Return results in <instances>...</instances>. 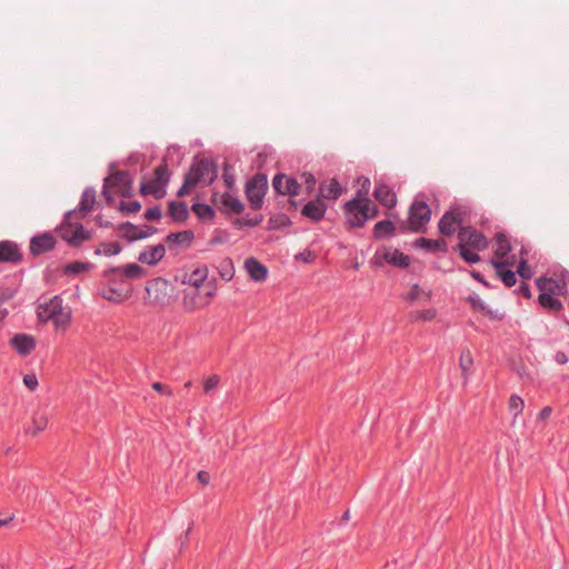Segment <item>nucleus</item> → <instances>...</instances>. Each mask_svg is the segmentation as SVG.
<instances>
[{
    "mask_svg": "<svg viewBox=\"0 0 569 569\" xmlns=\"http://www.w3.org/2000/svg\"><path fill=\"white\" fill-rule=\"evenodd\" d=\"M458 240V243L452 247V251L457 252L468 264L480 262L481 257L479 252L489 247V240L483 232L471 226L460 228Z\"/></svg>",
    "mask_w": 569,
    "mask_h": 569,
    "instance_id": "f257e3e1",
    "label": "nucleus"
},
{
    "mask_svg": "<svg viewBox=\"0 0 569 569\" xmlns=\"http://www.w3.org/2000/svg\"><path fill=\"white\" fill-rule=\"evenodd\" d=\"M101 277L97 289L101 298L113 303H122L132 296L133 288L119 274V269L107 268Z\"/></svg>",
    "mask_w": 569,
    "mask_h": 569,
    "instance_id": "f03ea898",
    "label": "nucleus"
},
{
    "mask_svg": "<svg viewBox=\"0 0 569 569\" xmlns=\"http://www.w3.org/2000/svg\"><path fill=\"white\" fill-rule=\"evenodd\" d=\"M60 295L53 296L49 301L39 302L37 306V318L41 323L51 321L57 330H66L72 317L71 308H64Z\"/></svg>",
    "mask_w": 569,
    "mask_h": 569,
    "instance_id": "7ed1b4c3",
    "label": "nucleus"
},
{
    "mask_svg": "<svg viewBox=\"0 0 569 569\" xmlns=\"http://www.w3.org/2000/svg\"><path fill=\"white\" fill-rule=\"evenodd\" d=\"M218 164L210 158L197 153L191 161L188 171L184 173L191 178V181L198 186H211L218 178Z\"/></svg>",
    "mask_w": 569,
    "mask_h": 569,
    "instance_id": "20e7f679",
    "label": "nucleus"
},
{
    "mask_svg": "<svg viewBox=\"0 0 569 569\" xmlns=\"http://www.w3.org/2000/svg\"><path fill=\"white\" fill-rule=\"evenodd\" d=\"M173 292L174 287L170 281L162 277H157L147 282L144 301L153 307H164L171 303Z\"/></svg>",
    "mask_w": 569,
    "mask_h": 569,
    "instance_id": "39448f33",
    "label": "nucleus"
},
{
    "mask_svg": "<svg viewBox=\"0 0 569 569\" xmlns=\"http://www.w3.org/2000/svg\"><path fill=\"white\" fill-rule=\"evenodd\" d=\"M268 192V176L257 172L244 184V194L252 210H260Z\"/></svg>",
    "mask_w": 569,
    "mask_h": 569,
    "instance_id": "423d86ee",
    "label": "nucleus"
},
{
    "mask_svg": "<svg viewBox=\"0 0 569 569\" xmlns=\"http://www.w3.org/2000/svg\"><path fill=\"white\" fill-rule=\"evenodd\" d=\"M70 218V224L63 226V220L60 224L54 228V232L68 243L71 248L80 247L84 241H89L92 238V230H88L80 221H72Z\"/></svg>",
    "mask_w": 569,
    "mask_h": 569,
    "instance_id": "0eeeda50",
    "label": "nucleus"
},
{
    "mask_svg": "<svg viewBox=\"0 0 569 569\" xmlns=\"http://www.w3.org/2000/svg\"><path fill=\"white\" fill-rule=\"evenodd\" d=\"M173 154H177L176 167L182 163L184 153L178 144H170L167 148L166 154L161 159V163L153 170V180L161 184H169L172 172L169 170V164H173Z\"/></svg>",
    "mask_w": 569,
    "mask_h": 569,
    "instance_id": "6e6552de",
    "label": "nucleus"
},
{
    "mask_svg": "<svg viewBox=\"0 0 569 569\" xmlns=\"http://www.w3.org/2000/svg\"><path fill=\"white\" fill-rule=\"evenodd\" d=\"M345 213V226L348 230L361 229L368 222L367 209L365 201L350 199L342 204Z\"/></svg>",
    "mask_w": 569,
    "mask_h": 569,
    "instance_id": "1a4fd4ad",
    "label": "nucleus"
},
{
    "mask_svg": "<svg viewBox=\"0 0 569 569\" xmlns=\"http://www.w3.org/2000/svg\"><path fill=\"white\" fill-rule=\"evenodd\" d=\"M466 219V212L460 208L451 207L448 209L438 221V232L443 238H450L456 232L458 233L460 228H465L463 226Z\"/></svg>",
    "mask_w": 569,
    "mask_h": 569,
    "instance_id": "9d476101",
    "label": "nucleus"
},
{
    "mask_svg": "<svg viewBox=\"0 0 569 569\" xmlns=\"http://www.w3.org/2000/svg\"><path fill=\"white\" fill-rule=\"evenodd\" d=\"M432 210L430 206L417 198L411 202L408 210V219L411 221L413 233H425L427 231V224L431 220Z\"/></svg>",
    "mask_w": 569,
    "mask_h": 569,
    "instance_id": "9b49d317",
    "label": "nucleus"
},
{
    "mask_svg": "<svg viewBox=\"0 0 569 569\" xmlns=\"http://www.w3.org/2000/svg\"><path fill=\"white\" fill-rule=\"evenodd\" d=\"M96 203H97V196H96L94 188L87 187L81 194L78 207L64 212L63 226L70 224V218H74V219L86 218L88 216V213L93 210V207Z\"/></svg>",
    "mask_w": 569,
    "mask_h": 569,
    "instance_id": "f8f14e48",
    "label": "nucleus"
},
{
    "mask_svg": "<svg viewBox=\"0 0 569 569\" xmlns=\"http://www.w3.org/2000/svg\"><path fill=\"white\" fill-rule=\"evenodd\" d=\"M272 189L277 196L296 198L300 194L302 183L293 176L278 172L272 178Z\"/></svg>",
    "mask_w": 569,
    "mask_h": 569,
    "instance_id": "ddd939ff",
    "label": "nucleus"
},
{
    "mask_svg": "<svg viewBox=\"0 0 569 569\" xmlns=\"http://www.w3.org/2000/svg\"><path fill=\"white\" fill-rule=\"evenodd\" d=\"M117 230L121 239L126 240L128 243H132L149 238L156 233L158 229L148 224H146L143 229H139L137 224L130 221H122L118 224Z\"/></svg>",
    "mask_w": 569,
    "mask_h": 569,
    "instance_id": "4468645a",
    "label": "nucleus"
},
{
    "mask_svg": "<svg viewBox=\"0 0 569 569\" xmlns=\"http://www.w3.org/2000/svg\"><path fill=\"white\" fill-rule=\"evenodd\" d=\"M56 244L57 239L51 232L37 233L31 237L29 242L30 256L39 257L43 253H48L56 248Z\"/></svg>",
    "mask_w": 569,
    "mask_h": 569,
    "instance_id": "2eb2a0df",
    "label": "nucleus"
},
{
    "mask_svg": "<svg viewBox=\"0 0 569 569\" xmlns=\"http://www.w3.org/2000/svg\"><path fill=\"white\" fill-rule=\"evenodd\" d=\"M328 207L327 202H323L315 194L312 199L301 207L300 213L309 221L319 223L325 218Z\"/></svg>",
    "mask_w": 569,
    "mask_h": 569,
    "instance_id": "dca6fc26",
    "label": "nucleus"
},
{
    "mask_svg": "<svg viewBox=\"0 0 569 569\" xmlns=\"http://www.w3.org/2000/svg\"><path fill=\"white\" fill-rule=\"evenodd\" d=\"M194 239V232L191 229L170 232L164 238V243L170 252L178 254V248L188 249Z\"/></svg>",
    "mask_w": 569,
    "mask_h": 569,
    "instance_id": "f3484780",
    "label": "nucleus"
},
{
    "mask_svg": "<svg viewBox=\"0 0 569 569\" xmlns=\"http://www.w3.org/2000/svg\"><path fill=\"white\" fill-rule=\"evenodd\" d=\"M345 192V188L339 182L337 178H331L329 181H321L318 186V190L316 196L322 200L327 201H337Z\"/></svg>",
    "mask_w": 569,
    "mask_h": 569,
    "instance_id": "a211bd4d",
    "label": "nucleus"
},
{
    "mask_svg": "<svg viewBox=\"0 0 569 569\" xmlns=\"http://www.w3.org/2000/svg\"><path fill=\"white\" fill-rule=\"evenodd\" d=\"M372 196L377 202L382 207H386L388 210H391L397 206L398 198L396 192L382 180L376 181Z\"/></svg>",
    "mask_w": 569,
    "mask_h": 569,
    "instance_id": "6ab92c4d",
    "label": "nucleus"
},
{
    "mask_svg": "<svg viewBox=\"0 0 569 569\" xmlns=\"http://www.w3.org/2000/svg\"><path fill=\"white\" fill-rule=\"evenodd\" d=\"M23 253L19 244L12 240H0V263L19 264Z\"/></svg>",
    "mask_w": 569,
    "mask_h": 569,
    "instance_id": "aec40b11",
    "label": "nucleus"
},
{
    "mask_svg": "<svg viewBox=\"0 0 569 569\" xmlns=\"http://www.w3.org/2000/svg\"><path fill=\"white\" fill-rule=\"evenodd\" d=\"M535 283L539 292H547L551 296H565L568 291L567 284L562 280L552 277L540 276Z\"/></svg>",
    "mask_w": 569,
    "mask_h": 569,
    "instance_id": "412c9836",
    "label": "nucleus"
},
{
    "mask_svg": "<svg viewBox=\"0 0 569 569\" xmlns=\"http://www.w3.org/2000/svg\"><path fill=\"white\" fill-rule=\"evenodd\" d=\"M210 303L201 287H191L184 290L183 307L187 311H193L207 307Z\"/></svg>",
    "mask_w": 569,
    "mask_h": 569,
    "instance_id": "4be33fe9",
    "label": "nucleus"
},
{
    "mask_svg": "<svg viewBox=\"0 0 569 569\" xmlns=\"http://www.w3.org/2000/svg\"><path fill=\"white\" fill-rule=\"evenodd\" d=\"M237 191H228L226 190L220 196V203L221 207H219V210L221 213L224 214H240L244 211V204L243 202L236 196Z\"/></svg>",
    "mask_w": 569,
    "mask_h": 569,
    "instance_id": "5701e85b",
    "label": "nucleus"
},
{
    "mask_svg": "<svg viewBox=\"0 0 569 569\" xmlns=\"http://www.w3.org/2000/svg\"><path fill=\"white\" fill-rule=\"evenodd\" d=\"M412 247L431 253H447L449 251L448 242L443 237L438 239L420 237L413 241Z\"/></svg>",
    "mask_w": 569,
    "mask_h": 569,
    "instance_id": "b1692460",
    "label": "nucleus"
},
{
    "mask_svg": "<svg viewBox=\"0 0 569 569\" xmlns=\"http://www.w3.org/2000/svg\"><path fill=\"white\" fill-rule=\"evenodd\" d=\"M465 301L470 306L473 311L480 312L488 317L490 320L501 321L505 319V313L498 310L490 309L481 298L476 293H470L465 298Z\"/></svg>",
    "mask_w": 569,
    "mask_h": 569,
    "instance_id": "393cba45",
    "label": "nucleus"
},
{
    "mask_svg": "<svg viewBox=\"0 0 569 569\" xmlns=\"http://www.w3.org/2000/svg\"><path fill=\"white\" fill-rule=\"evenodd\" d=\"M164 254L166 246L163 243L147 246L144 250L139 253L138 261L140 263L154 267L164 258Z\"/></svg>",
    "mask_w": 569,
    "mask_h": 569,
    "instance_id": "a878e982",
    "label": "nucleus"
},
{
    "mask_svg": "<svg viewBox=\"0 0 569 569\" xmlns=\"http://www.w3.org/2000/svg\"><path fill=\"white\" fill-rule=\"evenodd\" d=\"M10 346L22 357L30 355L36 348V339L28 333H16Z\"/></svg>",
    "mask_w": 569,
    "mask_h": 569,
    "instance_id": "bb28decb",
    "label": "nucleus"
},
{
    "mask_svg": "<svg viewBox=\"0 0 569 569\" xmlns=\"http://www.w3.org/2000/svg\"><path fill=\"white\" fill-rule=\"evenodd\" d=\"M244 268L251 280L262 282L268 278L269 270L261 261L254 257H249L244 261Z\"/></svg>",
    "mask_w": 569,
    "mask_h": 569,
    "instance_id": "cd10ccee",
    "label": "nucleus"
},
{
    "mask_svg": "<svg viewBox=\"0 0 569 569\" xmlns=\"http://www.w3.org/2000/svg\"><path fill=\"white\" fill-rule=\"evenodd\" d=\"M496 272V277L507 287H513L518 279L517 273L512 269H507V264L500 260H489Z\"/></svg>",
    "mask_w": 569,
    "mask_h": 569,
    "instance_id": "c85d7f7f",
    "label": "nucleus"
},
{
    "mask_svg": "<svg viewBox=\"0 0 569 569\" xmlns=\"http://www.w3.org/2000/svg\"><path fill=\"white\" fill-rule=\"evenodd\" d=\"M382 259L390 266L400 269H407L410 267L411 263V259L409 256L405 254L399 249L390 251L387 247H383Z\"/></svg>",
    "mask_w": 569,
    "mask_h": 569,
    "instance_id": "c756f323",
    "label": "nucleus"
},
{
    "mask_svg": "<svg viewBox=\"0 0 569 569\" xmlns=\"http://www.w3.org/2000/svg\"><path fill=\"white\" fill-rule=\"evenodd\" d=\"M167 213L173 222L183 223L189 218V208L184 201L170 200Z\"/></svg>",
    "mask_w": 569,
    "mask_h": 569,
    "instance_id": "7c9ffc66",
    "label": "nucleus"
},
{
    "mask_svg": "<svg viewBox=\"0 0 569 569\" xmlns=\"http://www.w3.org/2000/svg\"><path fill=\"white\" fill-rule=\"evenodd\" d=\"M538 303L545 311L555 316H558L563 310V303L559 297L547 292H539Z\"/></svg>",
    "mask_w": 569,
    "mask_h": 569,
    "instance_id": "2f4dec72",
    "label": "nucleus"
},
{
    "mask_svg": "<svg viewBox=\"0 0 569 569\" xmlns=\"http://www.w3.org/2000/svg\"><path fill=\"white\" fill-rule=\"evenodd\" d=\"M103 183L108 184L111 189L121 190L128 183H133V173L129 170H121L112 174H108L103 179Z\"/></svg>",
    "mask_w": 569,
    "mask_h": 569,
    "instance_id": "473e14b6",
    "label": "nucleus"
},
{
    "mask_svg": "<svg viewBox=\"0 0 569 569\" xmlns=\"http://www.w3.org/2000/svg\"><path fill=\"white\" fill-rule=\"evenodd\" d=\"M397 228L391 219H385L376 222L372 229L375 240H383L396 236Z\"/></svg>",
    "mask_w": 569,
    "mask_h": 569,
    "instance_id": "72a5a7b5",
    "label": "nucleus"
},
{
    "mask_svg": "<svg viewBox=\"0 0 569 569\" xmlns=\"http://www.w3.org/2000/svg\"><path fill=\"white\" fill-rule=\"evenodd\" d=\"M495 240L497 248L495 249V257L490 260L502 261L501 259L506 258L512 251L511 243L508 239V236L502 231H499L495 234Z\"/></svg>",
    "mask_w": 569,
    "mask_h": 569,
    "instance_id": "f704fd0d",
    "label": "nucleus"
},
{
    "mask_svg": "<svg viewBox=\"0 0 569 569\" xmlns=\"http://www.w3.org/2000/svg\"><path fill=\"white\" fill-rule=\"evenodd\" d=\"M208 267L206 264L199 266L191 273H186L182 279L183 284L190 287H201L208 278Z\"/></svg>",
    "mask_w": 569,
    "mask_h": 569,
    "instance_id": "c9c22d12",
    "label": "nucleus"
},
{
    "mask_svg": "<svg viewBox=\"0 0 569 569\" xmlns=\"http://www.w3.org/2000/svg\"><path fill=\"white\" fill-rule=\"evenodd\" d=\"M114 269H119V274L126 280H134L140 279L147 276L148 271L139 263L131 262L124 266L113 267Z\"/></svg>",
    "mask_w": 569,
    "mask_h": 569,
    "instance_id": "e433bc0d",
    "label": "nucleus"
},
{
    "mask_svg": "<svg viewBox=\"0 0 569 569\" xmlns=\"http://www.w3.org/2000/svg\"><path fill=\"white\" fill-rule=\"evenodd\" d=\"M459 367L461 369L462 378L465 382L469 376L473 372V357L469 348H463L459 357Z\"/></svg>",
    "mask_w": 569,
    "mask_h": 569,
    "instance_id": "4c0bfd02",
    "label": "nucleus"
},
{
    "mask_svg": "<svg viewBox=\"0 0 569 569\" xmlns=\"http://www.w3.org/2000/svg\"><path fill=\"white\" fill-rule=\"evenodd\" d=\"M191 210L202 222L212 221L216 218V210L208 203L194 202Z\"/></svg>",
    "mask_w": 569,
    "mask_h": 569,
    "instance_id": "58836bf2",
    "label": "nucleus"
},
{
    "mask_svg": "<svg viewBox=\"0 0 569 569\" xmlns=\"http://www.w3.org/2000/svg\"><path fill=\"white\" fill-rule=\"evenodd\" d=\"M94 268V264L91 262H83V261H72L67 263L63 267V274L66 276H78L81 272L89 271Z\"/></svg>",
    "mask_w": 569,
    "mask_h": 569,
    "instance_id": "ea45409f",
    "label": "nucleus"
},
{
    "mask_svg": "<svg viewBox=\"0 0 569 569\" xmlns=\"http://www.w3.org/2000/svg\"><path fill=\"white\" fill-rule=\"evenodd\" d=\"M222 180L228 191H238L236 188L234 168L228 161L222 164Z\"/></svg>",
    "mask_w": 569,
    "mask_h": 569,
    "instance_id": "a19ab883",
    "label": "nucleus"
},
{
    "mask_svg": "<svg viewBox=\"0 0 569 569\" xmlns=\"http://www.w3.org/2000/svg\"><path fill=\"white\" fill-rule=\"evenodd\" d=\"M292 224L291 219L287 213H278L271 216L268 220L267 230H280Z\"/></svg>",
    "mask_w": 569,
    "mask_h": 569,
    "instance_id": "79ce46f5",
    "label": "nucleus"
},
{
    "mask_svg": "<svg viewBox=\"0 0 569 569\" xmlns=\"http://www.w3.org/2000/svg\"><path fill=\"white\" fill-rule=\"evenodd\" d=\"M122 251V246L118 241L102 242L100 247L96 248L94 254H104L106 257L117 256Z\"/></svg>",
    "mask_w": 569,
    "mask_h": 569,
    "instance_id": "37998d69",
    "label": "nucleus"
},
{
    "mask_svg": "<svg viewBox=\"0 0 569 569\" xmlns=\"http://www.w3.org/2000/svg\"><path fill=\"white\" fill-rule=\"evenodd\" d=\"M358 183L360 184V187L357 189L355 196L351 199L359 201L369 200V192L371 187L370 179L368 177L361 176L358 178Z\"/></svg>",
    "mask_w": 569,
    "mask_h": 569,
    "instance_id": "c03bdc74",
    "label": "nucleus"
},
{
    "mask_svg": "<svg viewBox=\"0 0 569 569\" xmlns=\"http://www.w3.org/2000/svg\"><path fill=\"white\" fill-rule=\"evenodd\" d=\"M218 272L224 281H230L234 276V267L231 258L226 257L221 260Z\"/></svg>",
    "mask_w": 569,
    "mask_h": 569,
    "instance_id": "a18cd8bd",
    "label": "nucleus"
},
{
    "mask_svg": "<svg viewBox=\"0 0 569 569\" xmlns=\"http://www.w3.org/2000/svg\"><path fill=\"white\" fill-rule=\"evenodd\" d=\"M142 208V204L138 200H131V201H124L121 200L117 207V209L123 214V216H131L138 213Z\"/></svg>",
    "mask_w": 569,
    "mask_h": 569,
    "instance_id": "49530a36",
    "label": "nucleus"
},
{
    "mask_svg": "<svg viewBox=\"0 0 569 569\" xmlns=\"http://www.w3.org/2000/svg\"><path fill=\"white\" fill-rule=\"evenodd\" d=\"M517 276H519L523 281L530 280L533 277L532 267L529 264L528 259L526 257H521L517 264L516 270Z\"/></svg>",
    "mask_w": 569,
    "mask_h": 569,
    "instance_id": "de8ad7c7",
    "label": "nucleus"
},
{
    "mask_svg": "<svg viewBox=\"0 0 569 569\" xmlns=\"http://www.w3.org/2000/svg\"><path fill=\"white\" fill-rule=\"evenodd\" d=\"M300 178L302 180L301 183L305 186L306 193L310 196L317 184L316 176L310 171H303L301 172Z\"/></svg>",
    "mask_w": 569,
    "mask_h": 569,
    "instance_id": "09e8293b",
    "label": "nucleus"
},
{
    "mask_svg": "<svg viewBox=\"0 0 569 569\" xmlns=\"http://www.w3.org/2000/svg\"><path fill=\"white\" fill-rule=\"evenodd\" d=\"M509 410L515 413V417H517L519 413L522 412L525 408V402L522 398L518 395H511L509 398Z\"/></svg>",
    "mask_w": 569,
    "mask_h": 569,
    "instance_id": "8fccbe9b",
    "label": "nucleus"
},
{
    "mask_svg": "<svg viewBox=\"0 0 569 569\" xmlns=\"http://www.w3.org/2000/svg\"><path fill=\"white\" fill-rule=\"evenodd\" d=\"M197 186L191 181V178L190 177H187L186 174L183 176V181H182V184L180 186V188L178 189L176 196L178 198H184L187 197L191 190L193 188H196Z\"/></svg>",
    "mask_w": 569,
    "mask_h": 569,
    "instance_id": "3c124183",
    "label": "nucleus"
},
{
    "mask_svg": "<svg viewBox=\"0 0 569 569\" xmlns=\"http://www.w3.org/2000/svg\"><path fill=\"white\" fill-rule=\"evenodd\" d=\"M389 218H392V219H396L397 220V223H398V230L399 232L401 233H406V232H412V224H411V221L409 219L407 220H401L398 216V213H390V212H387L386 213Z\"/></svg>",
    "mask_w": 569,
    "mask_h": 569,
    "instance_id": "603ef678",
    "label": "nucleus"
},
{
    "mask_svg": "<svg viewBox=\"0 0 569 569\" xmlns=\"http://www.w3.org/2000/svg\"><path fill=\"white\" fill-rule=\"evenodd\" d=\"M203 288V292L206 293L209 301L216 296L218 281L216 278L207 279L204 283L201 286Z\"/></svg>",
    "mask_w": 569,
    "mask_h": 569,
    "instance_id": "864d4df0",
    "label": "nucleus"
},
{
    "mask_svg": "<svg viewBox=\"0 0 569 569\" xmlns=\"http://www.w3.org/2000/svg\"><path fill=\"white\" fill-rule=\"evenodd\" d=\"M48 420L43 415H34L32 419L33 429L30 431L32 435H37L43 431L47 427Z\"/></svg>",
    "mask_w": 569,
    "mask_h": 569,
    "instance_id": "5fc2aeb1",
    "label": "nucleus"
},
{
    "mask_svg": "<svg viewBox=\"0 0 569 569\" xmlns=\"http://www.w3.org/2000/svg\"><path fill=\"white\" fill-rule=\"evenodd\" d=\"M143 218L148 221H159L162 218V210L159 204L153 207H149L144 213Z\"/></svg>",
    "mask_w": 569,
    "mask_h": 569,
    "instance_id": "6e6d98bb",
    "label": "nucleus"
},
{
    "mask_svg": "<svg viewBox=\"0 0 569 569\" xmlns=\"http://www.w3.org/2000/svg\"><path fill=\"white\" fill-rule=\"evenodd\" d=\"M158 182H156L153 179L148 181L146 177L142 178L140 182L139 193L142 197H147L153 192L156 189Z\"/></svg>",
    "mask_w": 569,
    "mask_h": 569,
    "instance_id": "4d7b16f0",
    "label": "nucleus"
},
{
    "mask_svg": "<svg viewBox=\"0 0 569 569\" xmlns=\"http://www.w3.org/2000/svg\"><path fill=\"white\" fill-rule=\"evenodd\" d=\"M146 156L142 152L134 151L131 152L124 160H122L121 164L127 167H134L141 161H143Z\"/></svg>",
    "mask_w": 569,
    "mask_h": 569,
    "instance_id": "13d9d810",
    "label": "nucleus"
},
{
    "mask_svg": "<svg viewBox=\"0 0 569 569\" xmlns=\"http://www.w3.org/2000/svg\"><path fill=\"white\" fill-rule=\"evenodd\" d=\"M365 206L367 209L368 221L373 220L380 216L381 211H380L378 204L375 201H372L371 199L365 201Z\"/></svg>",
    "mask_w": 569,
    "mask_h": 569,
    "instance_id": "bf43d9fd",
    "label": "nucleus"
},
{
    "mask_svg": "<svg viewBox=\"0 0 569 569\" xmlns=\"http://www.w3.org/2000/svg\"><path fill=\"white\" fill-rule=\"evenodd\" d=\"M18 292V288L0 287V306L11 300Z\"/></svg>",
    "mask_w": 569,
    "mask_h": 569,
    "instance_id": "052dcab7",
    "label": "nucleus"
},
{
    "mask_svg": "<svg viewBox=\"0 0 569 569\" xmlns=\"http://www.w3.org/2000/svg\"><path fill=\"white\" fill-rule=\"evenodd\" d=\"M437 311L433 308L425 309L417 312L416 320L431 321L436 318Z\"/></svg>",
    "mask_w": 569,
    "mask_h": 569,
    "instance_id": "680f3d73",
    "label": "nucleus"
},
{
    "mask_svg": "<svg viewBox=\"0 0 569 569\" xmlns=\"http://www.w3.org/2000/svg\"><path fill=\"white\" fill-rule=\"evenodd\" d=\"M220 378L217 375L209 376L203 385V391L204 393H209L211 390H213L219 385Z\"/></svg>",
    "mask_w": 569,
    "mask_h": 569,
    "instance_id": "e2e57ef3",
    "label": "nucleus"
},
{
    "mask_svg": "<svg viewBox=\"0 0 569 569\" xmlns=\"http://www.w3.org/2000/svg\"><path fill=\"white\" fill-rule=\"evenodd\" d=\"M23 385L30 390L34 391L38 388V378L34 373H28L23 377Z\"/></svg>",
    "mask_w": 569,
    "mask_h": 569,
    "instance_id": "0e129e2a",
    "label": "nucleus"
},
{
    "mask_svg": "<svg viewBox=\"0 0 569 569\" xmlns=\"http://www.w3.org/2000/svg\"><path fill=\"white\" fill-rule=\"evenodd\" d=\"M216 234H213L210 240H209V244L210 246H216V244H220V243H223L227 241V232L226 231H221L220 229H216Z\"/></svg>",
    "mask_w": 569,
    "mask_h": 569,
    "instance_id": "69168bd1",
    "label": "nucleus"
},
{
    "mask_svg": "<svg viewBox=\"0 0 569 569\" xmlns=\"http://www.w3.org/2000/svg\"><path fill=\"white\" fill-rule=\"evenodd\" d=\"M101 194L107 203V206H112L114 203V197L112 193V189L108 184H102Z\"/></svg>",
    "mask_w": 569,
    "mask_h": 569,
    "instance_id": "338daca9",
    "label": "nucleus"
},
{
    "mask_svg": "<svg viewBox=\"0 0 569 569\" xmlns=\"http://www.w3.org/2000/svg\"><path fill=\"white\" fill-rule=\"evenodd\" d=\"M513 292L516 295L522 296L526 299H530L532 296L530 286L525 281H522L519 288H517Z\"/></svg>",
    "mask_w": 569,
    "mask_h": 569,
    "instance_id": "774afa93",
    "label": "nucleus"
}]
</instances>
